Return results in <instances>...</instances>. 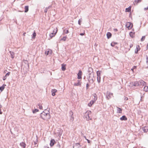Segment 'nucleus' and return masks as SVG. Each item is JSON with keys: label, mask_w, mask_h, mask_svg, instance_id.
<instances>
[{"label": "nucleus", "mask_w": 148, "mask_h": 148, "mask_svg": "<svg viewBox=\"0 0 148 148\" xmlns=\"http://www.w3.org/2000/svg\"><path fill=\"white\" fill-rule=\"evenodd\" d=\"M46 110L43 111L40 114V117L44 120H47L50 118V115L49 113H46Z\"/></svg>", "instance_id": "1"}, {"label": "nucleus", "mask_w": 148, "mask_h": 148, "mask_svg": "<svg viewBox=\"0 0 148 148\" xmlns=\"http://www.w3.org/2000/svg\"><path fill=\"white\" fill-rule=\"evenodd\" d=\"M146 84V83L143 80H140L138 82H135L133 84V85L135 86H137L140 85L144 86Z\"/></svg>", "instance_id": "2"}, {"label": "nucleus", "mask_w": 148, "mask_h": 148, "mask_svg": "<svg viewBox=\"0 0 148 148\" xmlns=\"http://www.w3.org/2000/svg\"><path fill=\"white\" fill-rule=\"evenodd\" d=\"M87 79L88 81V83H90V85L92 84H93L95 80L94 74H92V75L88 77Z\"/></svg>", "instance_id": "3"}, {"label": "nucleus", "mask_w": 148, "mask_h": 148, "mask_svg": "<svg viewBox=\"0 0 148 148\" xmlns=\"http://www.w3.org/2000/svg\"><path fill=\"white\" fill-rule=\"evenodd\" d=\"M93 96L94 97L93 100H91L89 103L88 104V106L91 107L92 105L95 102L97 99V97L96 94L95 93L93 94Z\"/></svg>", "instance_id": "4"}, {"label": "nucleus", "mask_w": 148, "mask_h": 148, "mask_svg": "<svg viewBox=\"0 0 148 148\" xmlns=\"http://www.w3.org/2000/svg\"><path fill=\"white\" fill-rule=\"evenodd\" d=\"M91 112L90 111H87L84 114V116L86 118V120L88 121L91 120V118H90L89 115L91 114Z\"/></svg>", "instance_id": "5"}, {"label": "nucleus", "mask_w": 148, "mask_h": 148, "mask_svg": "<svg viewBox=\"0 0 148 148\" xmlns=\"http://www.w3.org/2000/svg\"><path fill=\"white\" fill-rule=\"evenodd\" d=\"M57 28H54L52 30V32H51L49 34V36L51 38L54 36L56 34L57 32Z\"/></svg>", "instance_id": "6"}, {"label": "nucleus", "mask_w": 148, "mask_h": 148, "mask_svg": "<svg viewBox=\"0 0 148 148\" xmlns=\"http://www.w3.org/2000/svg\"><path fill=\"white\" fill-rule=\"evenodd\" d=\"M57 28H54L52 30V32H51L49 34V36L51 38L54 36L56 34L57 32Z\"/></svg>", "instance_id": "7"}, {"label": "nucleus", "mask_w": 148, "mask_h": 148, "mask_svg": "<svg viewBox=\"0 0 148 148\" xmlns=\"http://www.w3.org/2000/svg\"><path fill=\"white\" fill-rule=\"evenodd\" d=\"M69 113L70 114V121H73L74 119L73 117V113L72 111H70L69 112Z\"/></svg>", "instance_id": "8"}, {"label": "nucleus", "mask_w": 148, "mask_h": 148, "mask_svg": "<svg viewBox=\"0 0 148 148\" xmlns=\"http://www.w3.org/2000/svg\"><path fill=\"white\" fill-rule=\"evenodd\" d=\"M113 93L110 92H107L106 93V96L108 99H110L111 98V96H113Z\"/></svg>", "instance_id": "9"}, {"label": "nucleus", "mask_w": 148, "mask_h": 148, "mask_svg": "<svg viewBox=\"0 0 148 148\" xmlns=\"http://www.w3.org/2000/svg\"><path fill=\"white\" fill-rule=\"evenodd\" d=\"M126 28H132L133 27V24L131 22H128L125 25Z\"/></svg>", "instance_id": "10"}, {"label": "nucleus", "mask_w": 148, "mask_h": 148, "mask_svg": "<svg viewBox=\"0 0 148 148\" xmlns=\"http://www.w3.org/2000/svg\"><path fill=\"white\" fill-rule=\"evenodd\" d=\"M89 76L92 75L93 73V70L91 67H89L88 69Z\"/></svg>", "instance_id": "11"}, {"label": "nucleus", "mask_w": 148, "mask_h": 148, "mask_svg": "<svg viewBox=\"0 0 148 148\" xmlns=\"http://www.w3.org/2000/svg\"><path fill=\"white\" fill-rule=\"evenodd\" d=\"M82 72L81 71L79 70L77 74V78L80 79L82 78Z\"/></svg>", "instance_id": "12"}, {"label": "nucleus", "mask_w": 148, "mask_h": 148, "mask_svg": "<svg viewBox=\"0 0 148 148\" xmlns=\"http://www.w3.org/2000/svg\"><path fill=\"white\" fill-rule=\"evenodd\" d=\"M81 145L79 143H77L75 144L73 147V148H80Z\"/></svg>", "instance_id": "13"}, {"label": "nucleus", "mask_w": 148, "mask_h": 148, "mask_svg": "<svg viewBox=\"0 0 148 148\" xmlns=\"http://www.w3.org/2000/svg\"><path fill=\"white\" fill-rule=\"evenodd\" d=\"M142 129L144 132H148V128L147 127H142Z\"/></svg>", "instance_id": "14"}, {"label": "nucleus", "mask_w": 148, "mask_h": 148, "mask_svg": "<svg viewBox=\"0 0 148 148\" xmlns=\"http://www.w3.org/2000/svg\"><path fill=\"white\" fill-rule=\"evenodd\" d=\"M122 109L120 108L117 107V112L118 113H122Z\"/></svg>", "instance_id": "15"}, {"label": "nucleus", "mask_w": 148, "mask_h": 148, "mask_svg": "<svg viewBox=\"0 0 148 148\" xmlns=\"http://www.w3.org/2000/svg\"><path fill=\"white\" fill-rule=\"evenodd\" d=\"M57 90L56 89H53L51 90L52 95L54 96L55 95V93L56 92Z\"/></svg>", "instance_id": "16"}, {"label": "nucleus", "mask_w": 148, "mask_h": 148, "mask_svg": "<svg viewBox=\"0 0 148 148\" xmlns=\"http://www.w3.org/2000/svg\"><path fill=\"white\" fill-rule=\"evenodd\" d=\"M120 119L121 121H125L127 120V118L125 115H123L120 118Z\"/></svg>", "instance_id": "17"}, {"label": "nucleus", "mask_w": 148, "mask_h": 148, "mask_svg": "<svg viewBox=\"0 0 148 148\" xmlns=\"http://www.w3.org/2000/svg\"><path fill=\"white\" fill-rule=\"evenodd\" d=\"M107 38L108 39L110 38L112 36V34L110 32H108L106 34Z\"/></svg>", "instance_id": "18"}, {"label": "nucleus", "mask_w": 148, "mask_h": 148, "mask_svg": "<svg viewBox=\"0 0 148 148\" xmlns=\"http://www.w3.org/2000/svg\"><path fill=\"white\" fill-rule=\"evenodd\" d=\"M55 142V141L54 139L51 140L50 141V145L51 146H53L54 145Z\"/></svg>", "instance_id": "19"}, {"label": "nucleus", "mask_w": 148, "mask_h": 148, "mask_svg": "<svg viewBox=\"0 0 148 148\" xmlns=\"http://www.w3.org/2000/svg\"><path fill=\"white\" fill-rule=\"evenodd\" d=\"M134 35H135V32H131L130 33V36L132 38H133V37H134Z\"/></svg>", "instance_id": "20"}, {"label": "nucleus", "mask_w": 148, "mask_h": 148, "mask_svg": "<svg viewBox=\"0 0 148 148\" xmlns=\"http://www.w3.org/2000/svg\"><path fill=\"white\" fill-rule=\"evenodd\" d=\"M35 139V140L34 141V143L35 145L37 144L38 142V136H36L35 138L34 137Z\"/></svg>", "instance_id": "21"}, {"label": "nucleus", "mask_w": 148, "mask_h": 148, "mask_svg": "<svg viewBox=\"0 0 148 148\" xmlns=\"http://www.w3.org/2000/svg\"><path fill=\"white\" fill-rule=\"evenodd\" d=\"M10 54L11 56L12 59L14 58V53L13 51H10Z\"/></svg>", "instance_id": "22"}, {"label": "nucleus", "mask_w": 148, "mask_h": 148, "mask_svg": "<svg viewBox=\"0 0 148 148\" xmlns=\"http://www.w3.org/2000/svg\"><path fill=\"white\" fill-rule=\"evenodd\" d=\"M51 7V5H50V6H49L47 7L46 8H45V10H44V12L45 13H46L47 12L48 9L50 8Z\"/></svg>", "instance_id": "23"}, {"label": "nucleus", "mask_w": 148, "mask_h": 148, "mask_svg": "<svg viewBox=\"0 0 148 148\" xmlns=\"http://www.w3.org/2000/svg\"><path fill=\"white\" fill-rule=\"evenodd\" d=\"M5 84H3L2 86L0 87V90L1 91H2L4 90L5 87Z\"/></svg>", "instance_id": "24"}, {"label": "nucleus", "mask_w": 148, "mask_h": 148, "mask_svg": "<svg viewBox=\"0 0 148 148\" xmlns=\"http://www.w3.org/2000/svg\"><path fill=\"white\" fill-rule=\"evenodd\" d=\"M24 9L25 10V12H27L29 10V6L27 5L25 6V7Z\"/></svg>", "instance_id": "25"}, {"label": "nucleus", "mask_w": 148, "mask_h": 148, "mask_svg": "<svg viewBox=\"0 0 148 148\" xmlns=\"http://www.w3.org/2000/svg\"><path fill=\"white\" fill-rule=\"evenodd\" d=\"M81 85V84L80 83V81L79 80H78V82L77 83H75L74 84V85L75 86H78Z\"/></svg>", "instance_id": "26"}, {"label": "nucleus", "mask_w": 148, "mask_h": 148, "mask_svg": "<svg viewBox=\"0 0 148 148\" xmlns=\"http://www.w3.org/2000/svg\"><path fill=\"white\" fill-rule=\"evenodd\" d=\"M65 66L66 65L64 64H62V71H64L66 70Z\"/></svg>", "instance_id": "27"}, {"label": "nucleus", "mask_w": 148, "mask_h": 148, "mask_svg": "<svg viewBox=\"0 0 148 148\" xmlns=\"http://www.w3.org/2000/svg\"><path fill=\"white\" fill-rule=\"evenodd\" d=\"M101 71H97V76H101Z\"/></svg>", "instance_id": "28"}, {"label": "nucleus", "mask_w": 148, "mask_h": 148, "mask_svg": "<svg viewBox=\"0 0 148 148\" xmlns=\"http://www.w3.org/2000/svg\"><path fill=\"white\" fill-rule=\"evenodd\" d=\"M20 145L23 147L24 148H25V147L26 144L23 142H22L20 143Z\"/></svg>", "instance_id": "29"}, {"label": "nucleus", "mask_w": 148, "mask_h": 148, "mask_svg": "<svg viewBox=\"0 0 148 148\" xmlns=\"http://www.w3.org/2000/svg\"><path fill=\"white\" fill-rule=\"evenodd\" d=\"M131 7H130V6L127 8H126L125 10L126 12H130L131 11Z\"/></svg>", "instance_id": "30"}, {"label": "nucleus", "mask_w": 148, "mask_h": 148, "mask_svg": "<svg viewBox=\"0 0 148 148\" xmlns=\"http://www.w3.org/2000/svg\"><path fill=\"white\" fill-rule=\"evenodd\" d=\"M32 35L33 36L32 37V38L33 39H34L36 35V34L35 32V31H34V33L32 34Z\"/></svg>", "instance_id": "31"}, {"label": "nucleus", "mask_w": 148, "mask_h": 148, "mask_svg": "<svg viewBox=\"0 0 148 148\" xmlns=\"http://www.w3.org/2000/svg\"><path fill=\"white\" fill-rule=\"evenodd\" d=\"M144 90L146 92L148 91V86H145L144 88Z\"/></svg>", "instance_id": "32"}, {"label": "nucleus", "mask_w": 148, "mask_h": 148, "mask_svg": "<svg viewBox=\"0 0 148 148\" xmlns=\"http://www.w3.org/2000/svg\"><path fill=\"white\" fill-rule=\"evenodd\" d=\"M139 47V45H137L136 46V49L135 50V53H138V52L139 50V49H138V47Z\"/></svg>", "instance_id": "33"}, {"label": "nucleus", "mask_w": 148, "mask_h": 148, "mask_svg": "<svg viewBox=\"0 0 148 148\" xmlns=\"http://www.w3.org/2000/svg\"><path fill=\"white\" fill-rule=\"evenodd\" d=\"M63 32L64 33L67 34L69 32V31L68 30L66 29H65L63 30Z\"/></svg>", "instance_id": "34"}, {"label": "nucleus", "mask_w": 148, "mask_h": 148, "mask_svg": "<svg viewBox=\"0 0 148 148\" xmlns=\"http://www.w3.org/2000/svg\"><path fill=\"white\" fill-rule=\"evenodd\" d=\"M97 80L98 82L99 83L100 82L101 76H97Z\"/></svg>", "instance_id": "35"}, {"label": "nucleus", "mask_w": 148, "mask_h": 148, "mask_svg": "<svg viewBox=\"0 0 148 148\" xmlns=\"http://www.w3.org/2000/svg\"><path fill=\"white\" fill-rule=\"evenodd\" d=\"M66 38H67V37L66 36L63 37L62 38H61V40H63V41H65L66 40Z\"/></svg>", "instance_id": "36"}, {"label": "nucleus", "mask_w": 148, "mask_h": 148, "mask_svg": "<svg viewBox=\"0 0 148 148\" xmlns=\"http://www.w3.org/2000/svg\"><path fill=\"white\" fill-rule=\"evenodd\" d=\"M82 18H81L78 21V23L79 25H81V23L82 21Z\"/></svg>", "instance_id": "37"}, {"label": "nucleus", "mask_w": 148, "mask_h": 148, "mask_svg": "<svg viewBox=\"0 0 148 148\" xmlns=\"http://www.w3.org/2000/svg\"><path fill=\"white\" fill-rule=\"evenodd\" d=\"M38 109H36L34 110H33L32 111L33 113H35L36 112H38Z\"/></svg>", "instance_id": "38"}, {"label": "nucleus", "mask_w": 148, "mask_h": 148, "mask_svg": "<svg viewBox=\"0 0 148 148\" xmlns=\"http://www.w3.org/2000/svg\"><path fill=\"white\" fill-rule=\"evenodd\" d=\"M117 43H115L114 42H112L111 43V45L112 47H114L115 45Z\"/></svg>", "instance_id": "39"}, {"label": "nucleus", "mask_w": 148, "mask_h": 148, "mask_svg": "<svg viewBox=\"0 0 148 148\" xmlns=\"http://www.w3.org/2000/svg\"><path fill=\"white\" fill-rule=\"evenodd\" d=\"M90 83L89 84L88 83L86 84V89H88V88L89 86Z\"/></svg>", "instance_id": "40"}, {"label": "nucleus", "mask_w": 148, "mask_h": 148, "mask_svg": "<svg viewBox=\"0 0 148 148\" xmlns=\"http://www.w3.org/2000/svg\"><path fill=\"white\" fill-rule=\"evenodd\" d=\"M145 36H143L142 37V38L141 39V41H143L144 40H145Z\"/></svg>", "instance_id": "41"}, {"label": "nucleus", "mask_w": 148, "mask_h": 148, "mask_svg": "<svg viewBox=\"0 0 148 148\" xmlns=\"http://www.w3.org/2000/svg\"><path fill=\"white\" fill-rule=\"evenodd\" d=\"M38 106H39V108L40 109H42V105H41L40 104H39Z\"/></svg>", "instance_id": "42"}, {"label": "nucleus", "mask_w": 148, "mask_h": 148, "mask_svg": "<svg viewBox=\"0 0 148 148\" xmlns=\"http://www.w3.org/2000/svg\"><path fill=\"white\" fill-rule=\"evenodd\" d=\"M146 62L148 64V56H146Z\"/></svg>", "instance_id": "43"}, {"label": "nucleus", "mask_w": 148, "mask_h": 148, "mask_svg": "<svg viewBox=\"0 0 148 148\" xmlns=\"http://www.w3.org/2000/svg\"><path fill=\"white\" fill-rule=\"evenodd\" d=\"M10 72H8V73H7L5 75V76L7 77V76H8L9 75H10Z\"/></svg>", "instance_id": "44"}, {"label": "nucleus", "mask_w": 148, "mask_h": 148, "mask_svg": "<svg viewBox=\"0 0 148 148\" xmlns=\"http://www.w3.org/2000/svg\"><path fill=\"white\" fill-rule=\"evenodd\" d=\"M7 77L5 75V76L3 77V80H5L6 79Z\"/></svg>", "instance_id": "45"}, {"label": "nucleus", "mask_w": 148, "mask_h": 148, "mask_svg": "<svg viewBox=\"0 0 148 148\" xmlns=\"http://www.w3.org/2000/svg\"><path fill=\"white\" fill-rule=\"evenodd\" d=\"M137 1H137L135 0L134 2L136 3H137L138 2L140 1V0H137Z\"/></svg>", "instance_id": "46"}, {"label": "nucleus", "mask_w": 148, "mask_h": 148, "mask_svg": "<svg viewBox=\"0 0 148 148\" xmlns=\"http://www.w3.org/2000/svg\"><path fill=\"white\" fill-rule=\"evenodd\" d=\"M45 54H46L47 55H48L49 54V51H48L47 52L46 51L45 52Z\"/></svg>", "instance_id": "47"}, {"label": "nucleus", "mask_w": 148, "mask_h": 148, "mask_svg": "<svg viewBox=\"0 0 148 148\" xmlns=\"http://www.w3.org/2000/svg\"><path fill=\"white\" fill-rule=\"evenodd\" d=\"M84 32L83 33H80V35L81 36H83L84 35Z\"/></svg>", "instance_id": "48"}, {"label": "nucleus", "mask_w": 148, "mask_h": 148, "mask_svg": "<svg viewBox=\"0 0 148 148\" xmlns=\"http://www.w3.org/2000/svg\"><path fill=\"white\" fill-rule=\"evenodd\" d=\"M133 45L132 44H130V48H131L132 47H133Z\"/></svg>", "instance_id": "49"}, {"label": "nucleus", "mask_w": 148, "mask_h": 148, "mask_svg": "<svg viewBox=\"0 0 148 148\" xmlns=\"http://www.w3.org/2000/svg\"><path fill=\"white\" fill-rule=\"evenodd\" d=\"M148 9V7H147V8H144V9L145 10H147Z\"/></svg>", "instance_id": "50"}, {"label": "nucleus", "mask_w": 148, "mask_h": 148, "mask_svg": "<svg viewBox=\"0 0 148 148\" xmlns=\"http://www.w3.org/2000/svg\"><path fill=\"white\" fill-rule=\"evenodd\" d=\"M128 98L127 97H125L124 99V100H128Z\"/></svg>", "instance_id": "51"}, {"label": "nucleus", "mask_w": 148, "mask_h": 148, "mask_svg": "<svg viewBox=\"0 0 148 148\" xmlns=\"http://www.w3.org/2000/svg\"><path fill=\"white\" fill-rule=\"evenodd\" d=\"M1 107H0V114H2V112L1 111Z\"/></svg>", "instance_id": "52"}, {"label": "nucleus", "mask_w": 148, "mask_h": 148, "mask_svg": "<svg viewBox=\"0 0 148 148\" xmlns=\"http://www.w3.org/2000/svg\"><path fill=\"white\" fill-rule=\"evenodd\" d=\"M86 140H87V141H88V143H90V140H89L87 139H86Z\"/></svg>", "instance_id": "53"}, {"label": "nucleus", "mask_w": 148, "mask_h": 148, "mask_svg": "<svg viewBox=\"0 0 148 148\" xmlns=\"http://www.w3.org/2000/svg\"><path fill=\"white\" fill-rule=\"evenodd\" d=\"M114 30L116 32V31H117V28H114Z\"/></svg>", "instance_id": "54"}, {"label": "nucleus", "mask_w": 148, "mask_h": 148, "mask_svg": "<svg viewBox=\"0 0 148 148\" xmlns=\"http://www.w3.org/2000/svg\"><path fill=\"white\" fill-rule=\"evenodd\" d=\"M44 148H49V147L47 146H44Z\"/></svg>", "instance_id": "55"}, {"label": "nucleus", "mask_w": 148, "mask_h": 148, "mask_svg": "<svg viewBox=\"0 0 148 148\" xmlns=\"http://www.w3.org/2000/svg\"><path fill=\"white\" fill-rule=\"evenodd\" d=\"M136 66H134V67H133V69H136Z\"/></svg>", "instance_id": "56"}, {"label": "nucleus", "mask_w": 148, "mask_h": 148, "mask_svg": "<svg viewBox=\"0 0 148 148\" xmlns=\"http://www.w3.org/2000/svg\"><path fill=\"white\" fill-rule=\"evenodd\" d=\"M25 34H26V33L25 32V33H23V36H24L25 35Z\"/></svg>", "instance_id": "57"}, {"label": "nucleus", "mask_w": 148, "mask_h": 148, "mask_svg": "<svg viewBox=\"0 0 148 148\" xmlns=\"http://www.w3.org/2000/svg\"><path fill=\"white\" fill-rule=\"evenodd\" d=\"M147 49H148V45L147 44V46L146 47Z\"/></svg>", "instance_id": "58"}, {"label": "nucleus", "mask_w": 148, "mask_h": 148, "mask_svg": "<svg viewBox=\"0 0 148 148\" xmlns=\"http://www.w3.org/2000/svg\"><path fill=\"white\" fill-rule=\"evenodd\" d=\"M2 107V106L1 105V104H0V107H1V108Z\"/></svg>", "instance_id": "59"}, {"label": "nucleus", "mask_w": 148, "mask_h": 148, "mask_svg": "<svg viewBox=\"0 0 148 148\" xmlns=\"http://www.w3.org/2000/svg\"><path fill=\"white\" fill-rule=\"evenodd\" d=\"M133 69H131V70H132V71H133Z\"/></svg>", "instance_id": "60"}, {"label": "nucleus", "mask_w": 148, "mask_h": 148, "mask_svg": "<svg viewBox=\"0 0 148 148\" xmlns=\"http://www.w3.org/2000/svg\"><path fill=\"white\" fill-rule=\"evenodd\" d=\"M131 28H128V29L129 30H130V29H131Z\"/></svg>", "instance_id": "61"}, {"label": "nucleus", "mask_w": 148, "mask_h": 148, "mask_svg": "<svg viewBox=\"0 0 148 148\" xmlns=\"http://www.w3.org/2000/svg\"><path fill=\"white\" fill-rule=\"evenodd\" d=\"M141 97V98H142V97Z\"/></svg>", "instance_id": "62"}]
</instances>
